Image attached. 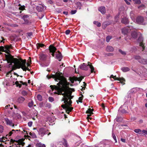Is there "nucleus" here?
Returning <instances> with one entry per match:
<instances>
[{"label": "nucleus", "mask_w": 147, "mask_h": 147, "mask_svg": "<svg viewBox=\"0 0 147 147\" xmlns=\"http://www.w3.org/2000/svg\"><path fill=\"white\" fill-rule=\"evenodd\" d=\"M61 73L56 72L55 75H52L51 76H50L47 75V77L48 79L51 78L55 79V81H59L57 85H51L50 87L52 90L55 89L57 92H55V94H61L63 95V97L62 101H64V105H62V107L66 110L67 113L69 114L71 112L73 108L70 107L72 103V101L70 100L73 98V96H71L72 92L69 90V83L67 82L66 79L64 78L61 75Z\"/></svg>", "instance_id": "1"}, {"label": "nucleus", "mask_w": 147, "mask_h": 147, "mask_svg": "<svg viewBox=\"0 0 147 147\" xmlns=\"http://www.w3.org/2000/svg\"><path fill=\"white\" fill-rule=\"evenodd\" d=\"M5 57L7 63H9V67H11V69L10 70L11 72L16 69L22 68V59L14 58L10 54L5 55Z\"/></svg>", "instance_id": "2"}, {"label": "nucleus", "mask_w": 147, "mask_h": 147, "mask_svg": "<svg viewBox=\"0 0 147 147\" xmlns=\"http://www.w3.org/2000/svg\"><path fill=\"white\" fill-rule=\"evenodd\" d=\"M119 15L121 16V22L125 24L129 23L128 19L126 17V12L123 7H121L119 9Z\"/></svg>", "instance_id": "3"}, {"label": "nucleus", "mask_w": 147, "mask_h": 147, "mask_svg": "<svg viewBox=\"0 0 147 147\" xmlns=\"http://www.w3.org/2000/svg\"><path fill=\"white\" fill-rule=\"evenodd\" d=\"M88 65H86L85 63L81 64L79 66V67L81 69L87 71L88 68H90V69L91 73H92L94 72V68L93 66L92 65L89 64L90 63L88 62Z\"/></svg>", "instance_id": "4"}, {"label": "nucleus", "mask_w": 147, "mask_h": 147, "mask_svg": "<svg viewBox=\"0 0 147 147\" xmlns=\"http://www.w3.org/2000/svg\"><path fill=\"white\" fill-rule=\"evenodd\" d=\"M48 131L49 130L43 127L41 128L38 130L39 135L41 137H43L46 134H47L48 136L51 134V133H48Z\"/></svg>", "instance_id": "5"}, {"label": "nucleus", "mask_w": 147, "mask_h": 147, "mask_svg": "<svg viewBox=\"0 0 147 147\" xmlns=\"http://www.w3.org/2000/svg\"><path fill=\"white\" fill-rule=\"evenodd\" d=\"M134 22L140 24L145 25L146 24V22L144 20L143 17L140 16L137 17Z\"/></svg>", "instance_id": "6"}, {"label": "nucleus", "mask_w": 147, "mask_h": 147, "mask_svg": "<svg viewBox=\"0 0 147 147\" xmlns=\"http://www.w3.org/2000/svg\"><path fill=\"white\" fill-rule=\"evenodd\" d=\"M138 42L140 43V45L142 47V51L144 49V47L143 43H142L143 41V38L142 35L140 33H138Z\"/></svg>", "instance_id": "7"}, {"label": "nucleus", "mask_w": 147, "mask_h": 147, "mask_svg": "<svg viewBox=\"0 0 147 147\" xmlns=\"http://www.w3.org/2000/svg\"><path fill=\"white\" fill-rule=\"evenodd\" d=\"M11 45L9 46L7 45L4 47L3 46L0 47V52L1 51L5 52L7 54H9V50L11 48Z\"/></svg>", "instance_id": "8"}, {"label": "nucleus", "mask_w": 147, "mask_h": 147, "mask_svg": "<svg viewBox=\"0 0 147 147\" xmlns=\"http://www.w3.org/2000/svg\"><path fill=\"white\" fill-rule=\"evenodd\" d=\"M110 78H113L114 79L116 80H118L122 84L124 85L125 83L124 82H125V80L122 78H117L116 76H114L113 75H111L110 77Z\"/></svg>", "instance_id": "9"}, {"label": "nucleus", "mask_w": 147, "mask_h": 147, "mask_svg": "<svg viewBox=\"0 0 147 147\" xmlns=\"http://www.w3.org/2000/svg\"><path fill=\"white\" fill-rule=\"evenodd\" d=\"M133 29V27L131 26L128 28H124L121 29L122 33L124 35H126L129 32V30H131Z\"/></svg>", "instance_id": "10"}, {"label": "nucleus", "mask_w": 147, "mask_h": 147, "mask_svg": "<svg viewBox=\"0 0 147 147\" xmlns=\"http://www.w3.org/2000/svg\"><path fill=\"white\" fill-rule=\"evenodd\" d=\"M84 78L82 76L80 77H73V78H70V80L71 81V83H74V81H79L80 82L82 80V79Z\"/></svg>", "instance_id": "11"}, {"label": "nucleus", "mask_w": 147, "mask_h": 147, "mask_svg": "<svg viewBox=\"0 0 147 147\" xmlns=\"http://www.w3.org/2000/svg\"><path fill=\"white\" fill-rule=\"evenodd\" d=\"M26 59L22 60V69L24 71H26L27 70L28 71H30V70L28 67H27L26 66Z\"/></svg>", "instance_id": "12"}, {"label": "nucleus", "mask_w": 147, "mask_h": 147, "mask_svg": "<svg viewBox=\"0 0 147 147\" xmlns=\"http://www.w3.org/2000/svg\"><path fill=\"white\" fill-rule=\"evenodd\" d=\"M129 16L131 20L134 22H135L136 16V14H135V11H131L130 13Z\"/></svg>", "instance_id": "13"}, {"label": "nucleus", "mask_w": 147, "mask_h": 147, "mask_svg": "<svg viewBox=\"0 0 147 147\" xmlns=\"http://www.w3.org/2000/svg\"><path fill=\"white\" fill-rule=\"evenodd\" d=\"M19 83L21 84H22L23 85H27V84L26 83L23 82L22 81H20L19 82L16 81L15 82V84L16 85V86L18 87L19 88H21L22 86V84H20Z\"/></svg>", "instance_id": "14"}, {"label": "nucleus", "mask_w": 147, "mask_h": 147, "mask_svg": "<svg viewBox=\"0 0 147 147\" xmlns=\"http://www.w3.org/2000/svg\"><path fill=\"white\" fill-rule=\"evenodd\" d=\"M93 110H94V109H91L90 108H89L88 109V110L86 111V113H87L89 114L88 115V116L87 117V118L88 119L89 118H90V119L91 118H90V117H89L92 114H93L92 111H93Z\"/></svg>", "instance_id": "15"}, {"label": "nucleus", "mask_w": 147, "mask_h": 147, "mask_svg": "<svg viewBox=\"0 0 147 147\" xmlns=\"http://www.w3.org/2000/svg\"><path fill=\"white\" fill-rule=\"evenodd\" d=\"M47 55L43 54H41L39 55L40 59L42 61H45L46 60Z\"/></svg>", "instance_id": "16"}, {"label": "nucleus", "mask_w": 147, "mask_h": 147, "mask_svg": "<svg viewBox=\"0 0 147 147\" xmlns=\"http://www.w3.org/2000/svg\"><path fill=\"white\" fill-rule=\"evenodd\" d=\"M5 121L6 122L7 125H9L10 126H12L13 127L14 125L13 124L12 121L9 119L8 118H6L5 119Z\"/></svg>", "instance_id": "17"}, {"label": "nucleus", "mask_w": 147, "mask_h": 147, "mask_svg": "<svg viewBox=\"0 0 147 147\" xmlns=\"http://www.w3.org/2000/svg\"><path fill=\"white\" fill-rule=\"evenodd\" d=\"M98 10L102 14H104L106 12L105 7L104 6H101L98 8Z\"/></svg>", "instance_id": "18"}, {"label": "nucleus", "mask_w": 147, "mask_h": 147, "mask_svg": "<svg viewBox=\"0 0 147 147\" xmlns=\"http://www.w3.org/2000/svg\"><path fill=\"white\" fill-rule=\"evenodd\" d=\"M25 100V99L24 97L20 96L18 98L17 102L19 103H22Z\"/></svg>", "instance_id": "19"}, {"label": "nucleus", "mask_w": 147, "mask_h": 147, "mask_svg": "<svg viewBox=\"0 0 147 147\" xmlns=\"http://www.w3.org/2000/svg\"><path fill=\"white\" fill-rule=\"evenodd\" d=\"M49 49L50 53L55 52L57 49L55 47L52 45H50L49 46Z\"/></svg>", "instance_id": "20"}, {"label": "nucleus", "mask_w": 147, "mask_h": 147, "mask_svg": "<svg viewBox=\"0 0 147 147\" xmlns=\"http://www.w3.org/2000/svg\"><path fill=\"white\" fill-rule=\"evenodd\" d=\"M58 53L56 54V57L57 59H58L59 61H60L61 59H62V56L61 53L59 52V51H58Z\"/></svg>", "instance_id": "21"}, {"label": "nucleus", "mask_w": 147, "mask_h": 147, "mask_svg": "<svg viewBox=\"0 0 147 147\" xmlns=\"http://www.w3.org/2000/svg\"><path fill=\"white\" fill-rule=\"evenodd\" d=\"M131 35L132 38H133L135 39L136 38L137 36H138V34L136 31L132 32Z\"/></svg>", "instance_id": "22"}, {"label": "nucleus", "mask_w": 147, "mask_h": 147, "mask_svg": "<svg viewBox=\"0 0 147 147\" xmlns=\"http://www.w3.org/2000/svg\"><path fill=\"white\" fill-rule=\"evenodd\" d=\"M107 51L108 52H112L114 50L113 48L111 46H107L106 48Z\"/></svg>", "instance_id": "23"}, {"label": "nucleus", "mask_w": 147, "mask_h": 147, "mask_svg": "<svg viewBox=\"0 0 147 147\" xmlns=\"http://www.w3.org/2000/svg\"><path fill=\"white\" fill-rule=\"evenodd\" d=\"M62 142L63 145L65 147H68V145L67 143V141L66 140L63 139L62 141Z\"/></svg>", "instance_id": "24"}, {"label": "nucleus", "mask_w": 147, "mask_h": 147, "mask_svg": "<svg viewBox=\"0 0 147 147\" xmlns=\"http://www.w3.org/2000/svg\"><path fill=\"white\" fill-rule=\"evenodd\" d=\"M139 62L144 64H147V59H141V60L139 61Z\"/></svg>", "instance_id": "25"}, {"label": "nucleus", "mask_w": 147, "mask_h": 147, "mask_svg": "<svg viewBox=\"0 0 147 147\" xmlns=\"http://www.w3.org/2000/svg\"><path fill=\"white\" fill-rule=\"evenodd\" d=\"M122 70L124 72L128 71L129 70V68L127 67H124L121 68Z\"/></svg>", "instance_id": "26"}, {"label": "nucleus", "mask_w": 147, "mask_h": 147, "mask_svg": "<svg viewBox=\"0 0 147 147\" xmlns=\"http://www.w3.org/2000/svg\"><path fill=\"white\" fill-rule=\"evenodd\" d=\"M134 58L138 60L139 62V61L141 60V58L140 56L138 55H134Z\"/></svg>", "instance_id": "27"}, {"label": "nucleus", "mask_w": 147, "mask_h": 147, "mask_svg": "<svg viewBox=\"0 0 147 147\" xmlns=\"http://www.w3.org/2000/svg\"><path fill=\"white\" fill-rule=\"evenodd\" d=\"M28 17V15H24L22 17V19L25 21V22H27L28 21L27 18Z\"/></svg>", "instance_id": "28"}, {"label": "nucleus", "mask_w": 147, "mask_h": 147, "mask_svg": "<svg viewBox=\"0 0 147 147\" xmlns=\"http://www.w3.org/2000/svg\"><path fill=\"white\" fill-rule=\"evenodd\" d=\"M93 23L94 24L96 25L98 27H99L101 26V23L98 22L94 21L93 22Z\"/></svg>", "instance_id": "29"}, {"label": "nucleus", "mask_w": 147, "mask_h": 147, "mask_svg": "<svg viewBox=\"0 0 147 147\" xmlns=\"http://www.w3.org/2000/svg\"><path fill=\"white\" fill-rule=\"evenodd\" d=\"M134 131L136 133L140 134L141 133V132H142V131L140 129H134Z\"/></svg>", "instance_id": "30"}, {"label": "nucleus", "mask_w": 147, "mask_h": 147, "mask_svg": "<svg viewBox=\"0 0 147 147\" xmlns=\"http://www.w3.org/2000/svg\"><path fill=\"white\" fill-rule=\"evenodd\" d=\"M76 6L77 8L80 9L82 6V4L80 2H78L76 3Z\"/></svg>", "instance_id": "31"}, {"label": "nucleus", "mask_w": 147, "mask_h": 147, "mask_svg": "<svg viewBox=\"0 0 147 147\" xmlns=\"http://www.w3.org/2000/svg\"><path fill=\"white\" fill-rule=\"evenodd\" d=\"M20 7L19 8V9L20 10H23L25 9V6L24 5L21 6L20 4H19L18 5Z\"/></svg>", "instance_id": "32"}, {"label": "nucleus", "mask_w": 147, "mask_h": 147, "mask_svg": "<svg viewBox=\"0 0 147 147\" xmlns=\"http://www.w3.org/2000/svg\"><path fill=\"white\" fill-rule=\"evenodd\" d=\"M36 146L38 147H46L44 144H42L41 143H38L36 144Z\"/></svg>", "instance_id": "33"}, {"label": "nucleus", "mask_w": 147, "mask_h": 147, "mask_svg": "<svg viewBox=\"0 0 147 147\" xmlns=\"http://www.w3.org/2000/svg\"><path fill=\"white\" fill-rule=\"evenodd\" d=\"M33 102L32 100L28 103V106L29 107H32L33 105Z\"/></svg>", "instance_id": "34"}, {"label": "nucleus", "mask_w": 147, "mask_h": 147, "mask_svg": "<svg viewBox=\"0 0 147 147\" xmlns=\"http://www.w3.org/2000/svg\"><path fill=\"white\" fill-rule=\"evenodd\" d=\"M108 25V24L107 23V22H104L102 24V27L104 29H105L106 27Z\"/></svg>", "instance_id": "35"}, {"label": "nucleus", "mask_w": 147, "mask_h": 147, "mask_svg": "<svg viewBox=\"0 0 147 147\" xmlns=\"http://www.w3.org/2000/svg\"><path fill=\"white\" fill-rule=\"evenodd\" d=\"M29 134L33 138H36V135L34 133L30 132Z\"/></svg>", "instance_id": "36"}, {"label": "nucleus", "mask_w": 147, "mask_h": 147, "mask_svg": "<svg viewBox=\"0 0 147 147\" xmlns=\"http://www.w3.org/2000/svg\"><path fill=\"white\" fill-rule=\"evenodd\" d=\"M112 136L114 140L115 141V142H117V140H116V138L115 135L112 132Z\"/></svg>", "instance_id": "37"}, {"label": "nucleus", "mask_w": 147, "mask_h": 147, "mask_svg": "<svg viewBox=\"0 0 147 147\" xmlns=\"http://www.w3.org/2000/svg\"><path fill=\"white\" fill-rule=\"evenodd\" d=\"M112 37L111 36H107L106 38V41L107 42H109L111 38Z\"/></svg>", "instance_id": "38"}, {"label": "nucleus", "mask_w": 147, "mask_h": 147, "mask_svg": "<svg viewBox=\"0 0 147 147\" xmlns=\"http://www.w3.org/2000/svg\"><path fill=\"white\" fill-rule=\"evenodd\" d=\"M119 51L122 55H126V53L125 51H123L121 50V49H119Z\"/></svg>", "instance_id": "39"}, {"label": "nucleus", "mask_w": 147, "mask_h": 147, "mask_svg": "<svg viewBox=\"0 0 147 147\" xmlns=\"http://www.w3.org/2000/svg\"><path fill=\"white\" fill-rule=\"evenodd\" d=\"M42 96L40 94H38L37 96V98L39 101H41L42 100Z\"/></svg>", "instance_id": "40"}, {"label": "nucleus", "mask_w": 147, "mask_h": 147, "mask_svg": "<svg viewBox=\"0 0 147 147\" xmlns=\"http://www.w3.org/2000/svg\"><path fill=\"white\" fill-rule=\"evenodd\" d=\"M135 2V4H140L141 3V2L140 0H133Z\"/></svg>", "instance_id": "41"}, {"label": "nucleus", "mask_w": 147, "mask_h": 147, "mask_svg": "<svg viewBox=\"0 0 147 147\" xmlns=\"http://www.w3.org/2000/svg\"><path fill=\"white\" fill-rule=\"evenodd\" d=\"M22 94L23 95L25 96L27 94V93L26 91L23 90L22 92Z\"/></svg>", "instance_id": "42"}, {"label": "nucleus", "mask_w": 147, "mask_h": 147, "mask_svg": "<svg viewBox=\"0 0 147 147\" xmlns=\"http://www.w3.org/2000/svg\"><path fill=\"white\" fill-rule=\"evenodd\" d=\"M144 7V5H142L138 7V8L141 10Z\"/></svg>", "instance_id": "43"}, {"label": "nucleus", "mask_w": 147, "mask_h": 147, "mask_svg": "<svg viewBox=\"0 0 147 147\" xmlns=\"http://www.w3.org/2000/svg\"><path fill=\"white\" fill-rule=\"evenodd\" d=\"M83 96L82 95V96L80 97L79 98V102H82V100L83 99Z\"/></svg>", "instance_id": "44"}, {"label": "nucleus", "mask_w": 147, "mask_h": 147, "mask_svg": "<svg viewBox=\"0 0 147 147\" xmlns=\"http://www.w3.org/2000/svg\"><path fill=\"white\" fill-rule=\"evenodd\" d=\"M11 72L10 71H9L6 74V76L7 77H9L10 75H11Z\"/></svg>", "instance_id": "45"}, {"label": "nucleus", "mask_w": 147, "mask_h": 147, "mask_svg": "<svg viewBox=\"0 0 147 147\" xmlns=\"http://www.w3.org/2000/svg\"><path fill=\"white\" fill-rule=\"evenodd\" d=\"M3 126L0 125V132L2 133L3 132Z\"/></svg>", "instance_id": "46"}, {"label": "nucleus", "mask_w": 147, "mask_h": 147, "mask_svg": "<svg viewBox=\"0 0 147 147\" xmlns=\"http://www.w3.org/2000/svg\"><path fill=\"white\" fill-rule=\"evenodd\" d=\"M49 101L51 102H52L54 100L53 98L51 97L49 98Z\"/></svg>", "instance_id": "47"}, {"label": "nucleus", "mask_w": 147, "mask_h": 147, "mask_svg": "<svg viewBox=\"0 0 147 147\" xmlns=\"http://www.w3.org/2000/svg\"><path fill=\"white\" fill-rule=\"evenodd\" d=\"M44 46V45L42 44L39 43L38 44V47H43Z\"/></svg>", "instance_id": "48"}, {"label": "nucleus", "mask_w": 147, "mask_h": 147, "mask_svg": "<svg viewBox=\"0 0 147 147\" xmlns=\"http://www.w3.org/2000/svg\"><path fill=\"white\" fill-rule=\"evenodd\" d=\"M32 121H29L28 123V125L30 127H31L32 126Z\"/></svg>", "instance_id": "49"}, {"label": "nucleus", "mask_w": 147, "mask_h": 147, "mask_svg": "<svg viewBox=\"0 0 147 147\" xmlns=\"http://www.w3.org/2000/svg\"><path fill=\"white\" fill-rule=\"evenodd\" d=\"M70 32V30H68L66 31L65 32V33L66 34L68 35L69 34Z\"/></svg>", "instance_id": "50"}, {"label": "nucleus", "mask_w": 147, "mask_h": 147, "mask_svg": "<svg viewBox=\"0 0 147 147\" xmlns=\"http://www.w3.org/2000/svg\"><path fill=\"white\" fill-rule=\"evenodd\" d=\"M27 35L29 37H31L32 35V32L27 33Z\"/></svg>", "instance_id": "51"}, {"label": "nucleus", "mask_w": 147, "mask_h": 147, "mask_svg": "<svg viewBox=\"0 0 147 147\" xmlns=\"http://www.w3.org/2000/svg\"><path fill=\"white\" fill-rule=\"evenodd\" d=\"M77 11L76 10H72L71 11V13L72 14H75L76 12Z\"/></svg>", "instance_id": "52"}, {"label": "nucleus", "mask_w": 147, "mask_h": 147, "mask_svg": "<svg viewBox=\"0 0 147 147\" xmlns=\"http://www.w3.org/2000/svg\"><path fill=\"white\" fill-rule=\"evenodd\" d=\"M121 111L123 113H126V111L125 109H122Z\"/></svg>", "instance_id": "53"}, {"label": "nucleus", "mask_w": 147, "mask_h": 147, "mask_svg": "<svg viewBox=\"0 0 147 147\" xmlns=\"http://www.w3.org/2000/svg\"><path fill=\"white\" fill-rule=\"evenodd\" d=\"M46 107L49 108H50L51 107V105L49 103H47L46 104Z\"/></svg>", "instance_id": "54"}, {"label": "nucleus", "mask_w": 147, "mask_h": 147, "mask_svg": "<svg viewBox=\"0 0 147 147\" xmlns=\"http://www.w3.org/2000/svg\"><path fill=\"white\" fill-rule=\"evenodd\" d=\"M142 132L145 134L147 135V130H142Z\"/></svg>", "instance_id": "55"}, {"label": "nucleus", "mask_w": 147, "mask_h": 147, "mask_svg": "<svg viewBox=\"0 0 147 147\" xmlns=\"http://www.w3.org/2000/svg\"><path fill=\"white\" fill-rule=\"evenodd\" d=\"M121 119V117H119L118 116H117L116 118V120L117 121H120V120L119 119Z\"/></svg>", "instance_id": "56"}, {"label": "nucleus", "mask_w": 147, "mask_h": 147, "mask_svg": "<svg viewBox=\"0 0 147 147\" xmlns=\"http://www.w3.org/2000/svg\"><path fill=\"white\" fill-rule=\"evenodd\" d=\"M124 0L125 2L126 3H127V4L128 5H129L130 4V3L127 0Z\"/></svg>", "instance_id": "57"}, {"label": "nucleus", "mask_w": 147, "mask_h": 147, "mask_svg": "<svg viewBox=\"0 0 147 147\" xmlns=\"http://www.w3.org/2000/svg\"><path fill=\"white\" fill-rule=\"evenodd\" d=\"M49 2L51 4H52L53 3V1L52 0H49Z\"/></svg>", "instance_id": "58"}, {"label": "nucleus", "mask_w": 147, "mask_h": 147, "mask_svg": "<svg viewBox=\"0 0 147 147\" xmlns=\"http://www.w3.org/2000/svg\"><path fill=\"white\" fill-rule=\"evenodd\" d=\"M121 140L123 142H125V139L121 138Z\"/></svg>", "instance_id": "59"}, {"label": "nucleus", "mask_w": 147, "mask_h": 147, "mask_svg": "<svg viewBox=\"0 0 147 147\" xmlns=\"http://www.w3.org/2000/svg\"><path fill=\"white\" fill-rule=\"evenodd\" d=\"M63 13L64 14H65L66 15H67L68 14V12H66V11H64L63 12Z\"/></svg>", "instance_id": "60"}, {"label": "nucleus", "mask_w": 147, "mask_h": 147, "mask_svg": "<svg viewBox=\"0 0 147 147\" xmlns=\"http://www.w3.org/2000/svg\"><path fill=\"white\" fill-rule=\"evenodd\" d=\"M26 1L29 2L30 3H31L32 2V0H25Z\"/></svg>", "instance_id": "61"}, {"label": "nucleus", "mask_w": 147, "mask_h": 147, "mask_svg": "<svg viewBox=\"0 0 147 147\" xmlns=\"http://www.w3.org/2000/svg\"><path fill=\"white\" fill-rule=\"evenodd\" d=\"M14 108L16 109H18V108L17 107V106H16V105H14Z\"/></svg>", "instance_id": "62"}, {"label": "nucleus", "mask_w": 147, "mask_h": 147, "mask_svg": "<svg viewBox=\"0 0 147 147\" xmlns=\"http://www.w3.org/2000/svg\"><path fill=\"white\" fill-rule=\"evenodd\" d=\"M13 134V132L12 131H10L9 133V136H10L12 134Z\"/></svg>", "instance_id": "63"}, {"label": "nucleus", "mask_w": 147, "mask_h": 147, "mask_svg": "<svg viewBox=\"0 0 147 147\" xmlns=\"http://www.w3.org/2000/svg\"><path fill=\"white\" fill-rule=\"evenodd\" d=\"M4 141L3 140V138H0V142H4Z\"/></svg>", "instance_id": "64"}]
</instances>
